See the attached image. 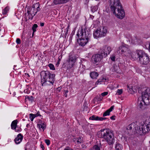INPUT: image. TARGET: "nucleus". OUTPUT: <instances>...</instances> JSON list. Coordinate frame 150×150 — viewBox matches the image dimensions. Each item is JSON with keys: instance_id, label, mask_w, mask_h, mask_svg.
<instances>
[{"instance_id": "nucleus-1", "label": "nucleus", "mask_w": 150, "mask_h": 150, "mask_svg": "<svg viewBox=\"0 0 150 150\" xmlns=\"http://www.w3.org/2000/svg\"><path fill=\"white\" fill-rule=\"evenodd\" d=\"M90 30L88 28H79L76 34V38H79L77 40L79 45L85 46L90 40L91 35Z\"/></svg>"}, {"instance_id": "nucleus-2", "label": "nucleus", "mask_w": 150, "mask_h": 150, "mask_svg": "<svg viewBox=\"0 0 150 150\" xmlns=\"http://www.w3.org/2000/svg\"><path fill=\"white\" fill-rule=\"evenodd\" d=\"M111 9L117 18L122 19L125 16V13L119 0H110Z\"/></svg>"}, {"instance_id": "nucleus-3", "label": "nucleus", "mask_w": 150, "mask_h": 150, "mask_svg": "<svg viewBox=\"0 0 150 150\" xmlns=\"http://www.w3.org/2000/svg\"><path fill=\"white\" fill-rule=\"evenodd\" d=\"M41 84L42 86H53L55 81V75L49 71H42L40 73Z\"/></svg>"}, {"instance_id": "nucleus-4", "label": "nucleus", "mask_w": 150, "mask_h": 150, "mask_svg": "<svg viewBox=\"0 0 150 150\" xmlns=\"http://www.w3.org/2000/svg\"><path fill=\"white\" fill-rule=\"evenodd\" d=\"M97 136L99 138L104 139L109 145L112 144L115 142L113 132L109 129H101L98 132Z\"/></svg>"}, {"instance_id": "nucleus-5", "label": "nucleus", "mask_w": 150, "mask_h": 150, "mask_svg": "<svg viewBox=\"0 0 150 150\" xmlns=\"http://www.w3.org/2000/svg\"><path fill=\"white\" fill-rule=\"evenodd\" d=\"M149 89H147L142 94V100L139 101L138 106L141 109L144 108L145 105H148L150 103V93L147 91H149Z\"/></svg>"}, {"instance_id": "nucleus-6", "label": "nucleus", "mask_w": 150, "mask_h": 150, "mask_svg": "<svg viewBox=\"0 0 150 150\" xmlns=\"http://www.w3.org/2000/svg\"><path fill=\"white\" fill-rule=\"evenodd\" d=\"M150 130V117L147 118L143 122L140 123L138 132L142 135Z\"/></svg>"}, {"instance_id": "nucleus-7", "label": "nucleus", "mask_w": 150, "mask_h": 150, "mask_svg": "<svg viewBox=\"0 0 150 150\" xmlns=\"http://www.w3.org/2000/svg\"><path fill=\"white\" fill-rule=\"evenodd\" d=\"M107 32L106 28L101 27L98 28L93 32V37L95 38L104 37L105 36Z\"/></svg>"}, {"instance_id": "nucleus-8", "label": "nucleus", "mask_w": 150, "mask_h": 150, "mask_svg": "<svg viewBox=\"0 0 150 150\" xmlns=\"http://www.w3.org/2000/svg\"><path fill=\"white\" fill-rule=\"evenodd\" d=\"M143 54V51L142 50H137L136 52H133L130 53V57L131 59L133 60H135L137 59H139V60L140 58Z\"/></svg>"}, {"instance_id": "nucleus-9", "label": "nucleus", "mask_w": 150, "mask_h": 150, "mask_svg": "<svg viewBox=\"0 0 150 150\" xmlns=\"http://www.w3.org/2000/svg\"><path fill=\"white\" fill-rule=\"evenodd\" d=\"M139 61L140 63L144 65L147 64L149 62V59L148 56L143 51V54L140 58Z\"/></svg>"}, {"instance_id": "nucleus-10", "label": "nucleus", "mask_w": 150, "mask_h": 150, "mask_svg": "<svg viewBox=\"0 0 150 150\" xmlns=\"http://www.w3.org/2000/svg\"><path fill=\"white\" fill-rule=\"evenodd\" d=\"M112 50V48L111 47L108 46H105L101 48L99 51V53L102 54H109Z\"/></svg>"}, {"instance_id": "nucleus-11", "label": "nucleus", "mask_w": 150, "mask_h": 150, "mask_svg": "<svg viewBox=\"0 0 150 150\" xmlns=\"http://www.w3.org/2000/svg\"><path fill=\"white\" fill-rule=\"evenodd\" d=\"M103 55L101 54L93 55L91 58V61L94 64L98 63L103 58Z\"/></svg>"}, {"instance_id": "nucleus-12", "label": "nucleus", "mask_w": 150, "mask_h": 150, "mask_svg": "<svg viewBox=\"0 0 150 150\" xmlns=\"http://www.w3.org/2000/svg\"><path fill=\"white\" fill-rule=\"evenodd\" d=\"M117 52L118 54H122L124 53L127 54L129 53V50L127 47L122 46L119 47Z\"/></svg>"}, {"instance_id": "nucleus-13", "label": "nucleus", "mask_w": 150, "mask_h": 150, "mask_svg": "<svg viewBox=\"0 0 150 150\" xmlns=\"http://www.w3.org/2000/svg\"><path fill=\"white\" fill-rule=\"evenodd\" d=\"M76 57L75 56H70L69 57L68 61L69 65V68H71L74 67L76 61Z\"/></svg>"}, {"instance_id": "nucleus-14", "label": "nucleus", "mask_w": 150, "mask_h": 150, "mask_svg": "<svg viewBox=\"0 0 150 150\" xmlns=\"http://www.w3.org/2000/svg\"><path fill=\"white\" fill-rule=\"evenodd\" d=\"M27 13L28 14L29 19L31 20L33 19L34 16H35L37 13L35 11L32 7L29 8L27 11Z\"/></svg>"}, {"instance_id": "nucleus-15", "label": "nucleus", "mask_w": 150, "mask_h": 150, "mask_svg": "<svg viewBox=\"0 0 150 150\" xmlns=\"http://www.w3.org/2000/svg\"><path fill=\"white\" fill-rule=\"evenodd\" d=\"M46 123L41 120H39L37 124L38 127L40 129L43 130V131L46 128Z\"/></svg>"}, {"instance_id": "nucleus-16", "label": "nucleus", "mask_w": 150, "mask_h": 150, "mask_svg": "<svg viewBox=\"0 0 150 150\" xmlns=\"http://www.w3.org/2000/svg\"><path fill=\"white\" fill-rule=\"evenodd\" d=\"M23 137L21 134H18L14 140L16 143L17 144H19L22 141Z\"/></svg>"}, {"instance_id": "nucleus-17", "label": "nucleus", "mask_w": 150, "mask_h": 150, "mask_svg": "<svg viewBox=\"0 0 150 150\" xmlns=\"http://www.w3.org/2000/svg\"><path fill=\"white\" fill-rule=\"evenodd\" d=\"M32 8L34 9L35 11L37 13L38 11H39L40 10V4L38 3L34 4L33 6H32Z\"/></svg>"}, {"instance_id": "nucleus-18", "label": "nucleus", "mask_w": 150, "mask_h": 150, "mask_svg": "<svg viewBox=\"0 0 150 150\" xmlns=\"http://www.w3.org/2000/svg\"><path fill=\"white\" fill-rule=\"evenodd\" d=\"M73 142L77 144H79L81 143L82 139L80 137H76L73 139Z\"/></svg>"}, {"instance_id": "nucleus-19", "label": "nucleus", "mask_w": 150, "mask_h": 150, "mask_svg": "<svg viewBox=\"0 0 150 150\" xmlns=\"http://www.w3.org/2000/svg\"><path fill=\"white\" fill-rule=\"evenodd\" d=\"M98 73L95 71L91 72L90 74L91 78L93 79H96L98 76Z\"/></svg>"}, {"instance_id": "nucleus-20", "label": "nucleus", "mask_w": 150, "mask_h": 150, "mask_svg": "<svg viewBox=\"0 0 150 150\" xmlns=\"http://www.w3.org/2000/svg\"><path fill=\"white\" fill-rule=\"evenodd\" d=\"M18 122V121L17 120H15L12 121L11 124V127L12 129L14 130L15 128L17 126Z\"/></svg>"}, {"instance_id": "nucleus-21", "label": "nucleus", "mask_w": 150, "mask_h": 150, "mask_svg": "<svg viewBox=\"0 0 150 150\" xmlns=\"http://www.w3.org/2000/svg\"><path fill=\"white\" fill-rule=\"evenodd\" d=\"M115 150H122L123 148L122 146L118 143H116L115 145Z\"/></svg>"}, {"instance_id": "nucleus-22", "label": "nucleus", "mask_w": 150, "mask_h": 150, "mask_svg": "<svg viewBox=\"0 0 150 150\" xmlns=\"http://www.w3.org/2000/svg\"><path fill=\"white\" fill-rule=\"evenodd\" d=\"M100 117L94 115L90 117L89 118V119L96 121H100Z\"/></svg>"}, {"instance_id": "nucleus-23", "label": "nucleus", "mask_w": 150, "mask_h": 150, "mask_svg": "<svg viewBox=\"0 0 150 150\" xmlns=\"http://www.w3.org/2000/svg\"><path fill=\"white\" fill-rule=\"evenodd\" d=\"M98 5H96V6H94L91 7V11L92 12L94 13L98 10Z\"/></svg>"}, {"instance_id": "nucleus-24", "label": "nucleus", "mask_w": 150, "mask_h": 150, "mask_svg": "<svg viewBox=\"0 0 150 150\" xmlns=\"http://www.w3.org/2000/svg\"><path fill=\"white\" fill-rule=\"evenodd\" d=\"M9 9V7L8 6H6L2 12L3 14L5 15L8 12Z\"/></svg>"}, {"instance_id": "nucleus-25", "label": "nucleus", "mask_w": 150, "mask_h": 150, "mask_svg": "<svg viewBox=\"0 0 150 150\" xmlns=\"http://www.w3.org/2000/svg\"><path fill=\"white\" fill-rule=\"evenodd\" d=\"M135 124V123L134 122L130 124L127 127V129L128 130L132 129L133 127H134Z\"/></svg>"}, {"instance_id": "nucleus-26", "label": "nucleus", "mask_w": 150, "mask_h": 150, "mask_svg": "<svg viewBox=\"0 0 150 150\" xmlns=\"http://www.w3.org/2000/svg\"><path fill=\"white\" fill-rule=\"evenodd\" d=\"M131 41L133 44H136L138 42V40L135 37H133V38L132 39Z\"/></svg>"}, {"instance_id": "nucleus-27", "label": "nucleus", "mask_w": 150, "mask_h": 150, "mask_svg": "<svg viewBox=\"0 0 150 150\" xmlns=\"http://www.w3.org/2000/svg\"><path fill=\"white\" fill-rule=\"evenodd\" d=\"M101 147V145H96L94 146L93 149L94 150H100Z\"/></svg>"}, {"instance_id": "nucleus-28", "label": "nucleus", "mask_w": 150, "mask_h": 150, "mask_svg": "<svg viewBox=\"0 0 150 150\" xmlns=\"http://www.w3.org/2000/svg\"><path fill=\"white\" fill-rule=\"evenodd\" d=\"M145 45L146 48L150 51V42H147L146 43Z\"/></svg>"}, {"instance_id": "nucleus-29", "label": "nucleus", "mask_w": 150, "mask_h": 150, "mask_svg": "<svg viewBox=\"0 0 150 150\" xmlns=\"http://www.w3.org/2000/svg\"><path fill=\"white\" fill-rule=\"evenodd\" d=\"M53 2L56 5L62 4L61 0H54Z\"/></svg>"}, {"instance_id": "nucleus-30", "label": "nucleus", "mask_w": 150, "mask_h": 150, "mask_svg": "<svg viewBox=\"0 0 150 150\" xmlns=\"http://www.w3.org/2000/svg\"><path fill=\"white\" fill-rule=\"evenodd\" d=\"M110 112L108 110L105 111L103 115V117H105L110 115Z\"/></svg>"}, {"instance_id": "nucleus-31", "label": "nucleus", "mask_w": 150, "mask_h": 150, "mask_svg": "<svg viewBox=\"0 0 150 150\" xmlns=\"http://www.w3.org/2000/svg\"><path fill=\"white\" fill-rule=\"evenodd\" d=\"M14 130H15V132H19L21 131V129L20 127L17 126L15 128Z\"/></svg>"}, {"instance_id": "nucleus-32", "label": "nucleus", "mask_w": 150, "mask_h": 150, "mask_svg": "<svg viewBox=\"0 0 150 150\" xmlns=\"http://www.w3.org/2000/svg\"><path fill=\"white\" fill-rule=\"evenodd\" d=\"M25 98L28 99L29 100H30L32 102L33 100V98L32 96L29 97L28 96H25Z\"/></svg>"}, {"instance_id": "nucleus-33", "label": "nucleus", "mask_w": 150, "mask_h": 150, "mask_svg": "<svg viewBox=\"0 0 150 150\" xmlns=\"http://www.w3.org/2000/svg\"><path fill=\"white\" fill-rule=\"evenodd\" d=\"M48 66L50 67V69L51 70H54L55 69L54 66L52 64H49Z\"/></svg>"}, {"instance_id": "nucleus-34", "label": "nucleus", "mask_w": 150, "mask_h": 150, "mask_svg": "<svg viewBox=\"0 0 150 150\" xmlns=\"http://www.w3.org/2000/svg\"><path fill=\"white\" fill-rule=\"evenodd\" d=\"M38 27V25L36 24H34L32 27V30L33 32H34L35 31H36V28H37Z\"/></svg>"}, {"instance_id": "nucleus-35", "label": "nucleus", "mask_w": 150, "mask_h": 150, "mask_svg": "<svg viewBox=\"0 0 150 150\" xmlns=\"http://www.w3.org/2000/svg\"><path fill=\"white\" fill-rule=\"evenodd\" d=\"M29 119L31 121H33L34 118L33 116V114L31 113L29 114Z\"/></svg>"}, {"instance_id": "nucleus-36", "label": "nucleus", "mask_w": 150, "mask_h": 150, "mask_svg": "<svg viewBox=\"0 0 150 150\" xmlns=\"http://www.w3.org/2000/svg\"><path fill=\"white\" fill-rule=\"evenodd\" d=\"M122 93V89H118L117 91V93H118L119 95H121Z\"/></svg>"}, {"instance_id": "nucleus-37", "label": "nucleus", "mask_w": 150, "mask_h": 150, "mask_svg": "<svg viewBox=\"0 0 150 150\" xmlns=\"http://www.w3.org/2000/svg\"><path fill=\"white\" fill-rule=\"evenodd\" d=\"M45 142L47 146L49 145L50 144V140L49 139H45Z\"/></svg>"}, {"instance_id": "nucleus-38", "label": "nucleus", "mask_w": 150, "mask_h": 150, "mask_svg": "<svg viewBox=\"0 0 150 150\" xmlns=\"http://www.w3.org/2000/svg\"><path fill=\"white\" fill-rule=\"evenodd\" d=\"M108 93V92H105L102 93L101 95L102 96H104L107 95Z\"/></svg>"}, {"instance_id": "nucleus-39", "label": "nucleus", "mask_w": 150, "mask_h": 150, "mask_svg": "<svg viewBox=\"0 0 150 150\" xmlns=\"http://www.w3.org/2000/svg\"><path fill=\"white\" fill-rule=\"evenodd\" d=\"M16 42L18 44H20L21 43L20 39L19 38H17L16 40Z\"/></svg>"}, {"instance_id": "nucleus-40", "label": "nucleus", "mask_w": 150, "mask_h": 150, "mask_svg": "<svg viewBox=\"0 0 150 150\" xmlns=\"http://www.w3.org/2000/svg\"><path fill=\"white\" fill-rule=\"evenodd\" d=\"M64 150H73V149L71 148V147L68 146V147H66L64 149Z\"/></svg>"}, {"instance_id": "nucleus-41", "label": "nucleus", "mask_w": 150, "mask_h": 150, "mask_svg": "<svg viewBox=\"0 0 150 150\" xmlns=\"http://www.w3.org/2000/svg\"><path fill=\"white\" fill-rule=\"evenodd\" d=\"M115 56H111L110 57L111 60L112 61H114L115 60Z\"/></svg>"}, {"instance_id": "nucleus-42", "label": "nucleus", "mask_w": 150, "mask_h": 150, "mask_svg": "<svg viewBox=\"0 0 150 150\" xmlns=\"http://www.w3.org/2000/svg\"><path fill=\"white\" fill-rule=\"evenodd\" d=\"M114 108V106H112L109 109H108V110L110 112H111L112 111V110Z\"/></svg>"}, {"instance_id": "nucleus-43", "label": "nucleus", "mask_w": 150, "mask_h": 150, "mask_svg": "<svg viewBox=\"0 0 150 150\" xmlns=\"http://www.w3.org/2000/svg\"><path fill=\"white\" fill-rule=\"evenodd\" d=\"M68 90L65 91V93L64 94V95L66 97H67V93H68Z\"/></svg>"}, {"instance_id": "nucleus-44", "label": "nucleus", "mask_w": 150, "mask_h": 150, "mask_svg": "<svg viewBox=\"0 0 150 150\" xmlns=\"http://www.w3.org/2000/svg\"><path fill=\"white\" fill-rule=\"evenodd\" d=\"M40 147L42 149V150H44L45 148L44 145L42 144H40Z\"/></svg>"}, {"instance_id": "nucleus-45", "label": "nucleus", "mask_w": 150, "mask_h": 150, "mask_svg": "<svg viewBox=\"0 0 150 150\" xmlns=\"http://www.w3.org/2000/svg\"><path fill=\"white\" fill-rule=\"evenodd\" d=\"M106 119V117H100V121H103V120H105Z\"/></svg>"}, {"instance_id": "nucleus-46", "label": "nucleus", "mask_w": 150, "mask_h": 150, "mask_svg": "<svg viewBox=\"0 0 150 150\" xmlns=\"http://www.w3.org/2000/svg\"><path fill=\"white\" fill-rule=\"evenodd\" d=\"M102 81H100V80H98L96 83V85H98L99 84V83Z\"/></svg>"}, {"instance_id": "nucleus-47", "label": "nucleus", "mask_w": 150, "mask_h": 150, "mask_svg": "<svg viewBox=\"0 0 150 150\" xmlns=\"http://www.w3.org/2000/svg\"><path fill=\"white\" fill-rule=\"evenodd\" d=\"M62 56H60L59 57H58V62H60L61 60V59L62 58Z\"/></svg>"}, {"instance_id": "nucleus-48", "label": "nucleus", "mask_w": 150, "mask_h": 150, "mask_svg": "<svg viewBox=\"0 0 150 150\" xmlns=\"http://www.w3.org/2000/svg\"><path fill=\"white\" fill-rule=\"evenodd\" d=\"M115 116H111V117H110V118L111 120H115Z\"/></svg>"}, {"instance_id": "nucleus-49", "label": "nucleus", "mask_w": 150, "mask_h": 150, "mask_svg": "<svg viewBox=\"0 0 150 150\" xmlns=\"http://www.w3.org/2000/svg\"><path fill=\"white\" fill-rule=\"evenodd\" d=\"M44 23H40V25L42 27L44 26Z\"/></svg>"}, {"instance_id": "nucleus-50", "label": "nucleus", "mask_w": 150, "mask_h": 150, "mask_svg": "<svg viewBox=\"0 0 150 150\" xmlns=\"http://www.w3.org/2000/svg\"><path fill=\"white\" fill-rule=\"evenodd\" d=\"M36 114H37V116H41V115H40V112L38 111L37 113Z\"/></svg>"}, {"instance_id": "nucleus-51", "label": "nucleus", "mask_w": 150, "mask_h": 150, "mask_svg": "<svg viewBox=\"0 0 150 150\" xmlns=\"http://www.w3.org/2000/svg\"><path fill=\"white\" fill-rule=\"evenodd\" d=\"M33 116L34 117V118H35V117H38V116H37V114H33Z\"/></svg>"}, {"instance_id": "nucleus-52", "label": "nucleus", "mask_w": 150, "mask_h": 150, "mask_svg": "<svg viewBox=\"0 0 150 150\" xmlns=\"http://www.w3.org/2000/svg\"><path fill=\"white\" fill-rule=\"evenodd\" d=\"M25 76L27 77H29L30 76L28 74H25Z\"/></svg>"}, {"instance_id": "nucleus-53", "label": "nucleus", "mask_w": 150, "mask_h": 150, "mask_svg": "<svg viewBox=\"0 0 150 150\" xmlns=\"http://www.w3.org/2000/svg\"><path fill=\"white\" fill-rule=\"evenodd\" d=\"M29 126V124H28L27 125H26V127H28V126Z\"/></svg>"}, {"instance_id": "nucleus-54", "label": "nucleus", "mask_w": 150, "mask_h": 150, "mask_svg": "<svg viewBox=\"0 0 150 150\" xmlns=\"http://www.w3.org/2000/svg\"><path fill=\"white\" fill-rule=\"evenodd\" d=\"M100 100H102V98L101 97L100 98Z\"/></svg>"}, {"instance_id": "nucleus-55", "label": "nucleus", "mask_w": 150, "mask_h": 150, "mask_svg": "<svg viewBox=\"0 0 150 150\" xmlns=\"http://www.w3.org/2000/svg\"><path fill=\"white\" fill-rule=\"evenodd\" d=\"M33 149H34V147H33Z\"/></svg>"}]
</instances>
